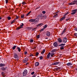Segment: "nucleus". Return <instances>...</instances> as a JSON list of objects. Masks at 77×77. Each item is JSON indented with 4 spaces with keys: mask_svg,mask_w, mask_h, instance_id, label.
I'll return each mask as SVG.
<instances>
[{
    "mask_svg": "<svg viewBox=\"0 0 77 77\" xmlns=\"http://www.w3.org/2000/svg\"><path fill=\"white\" fill-rule=\"evenodd\" d=\"M23 76H26V75L27 74V70L26 69L23 72Z\"/></svg>",
    "mask_w": 77,
    "mask_h": 77,
    "instance_id": "obj_1",
    "label": "nucleus"
},
{
    "mask_svg": "<svg viewBox=\"0 0 77 77\" xmlns=\"http://www.w3.org/2000/svg\"><path fill=\"white\" fill-rule=\"evenodd\" d=\"M72 13H71V14L74 15L77 12V9H75L72 11Z\"/></svg>",
    "mask_w": 77,
    "mask_h": 77,
    "instance_id": "obj_2",
    "label": "nucleus"
},
{
    "mask_svg": "<svg viewBox=\"0 0 77 77\" xmlns=\"http://www.w3.org/2000/svg\"><path fill=\"white\" fill-rule=\"evenodd\" d=\"M76 1H73L72 2H71L70 3H69L68 4L69 5H75V4H76Z\"/></svg>",
    "mask_w": 77,
    "mask_h": 77,
    "instance_id": "obj_3",
    "label": "nucleus"
},
{
    "mask_svg": "<svg viewBox=\"0 0 77 77\" xmlns=\"http://www.w3.org/2000/svg\"><path fill=\"white\" fill-rule=\"evenodd\" d=\"M65 45V44H61L60 45V46H61V48L60 49L61 50H63L64 48V45Z\"/></svg>",
    "mask_w": 77,
    "mask_h": 77,
    "instance_id": "obj_4",
    "label": "nucleus"
},
{
    "mask_svg": "<svg viewBox=\"0 0 77 77\" xmlns=\"http://www.w3.org/2000/svg\"><path fill=\"white\" fill-rule=\"evenodd\" d=\"M27 61H28V58H26L24 59L23 60V63H26Z\"/></svg>",
    "mask_w": 77,
    "mask_h": 77,
    "instance_id": "obj_5",
    "label": "nucleus"
},
{
    "mask_svg": "<svg viewBox=\"0 0 77 77\" xmlns=\"http://www.w3.org/2000/svg\"><path fill=\"white\" fill-rule=\"evenodd\" d=\"M14 57L15 59H18V56L16 53L14 54Z\"/></svg>",
    "mask_w": 77,
    "mask_h": 77,
    "instance_id": "obj_6",
    "label": "nucleus"
},
{
    "mask_svg": "<svg viewBox=\"0 0 77 77\" xmlns=\"http://www.w3.org/2000/svg\"><path fill=\"white\" fill-rule=\"evenodd\" d=\"M1 69L2 71H6L7 69V67H2L1 68Z\"/></svg>",
    "mask_w": 77,
    "mask_h": 77,
    "instance_id": "obj_7",
    "label": "nucleus"
},
{
    "mask_svg": "<svg viewBox=\"0 0 77 77\" xmlns=\"http://www.w3.org/2000/svg\"><path fill=\"white\" fill-rule=\"evenodd\" d=\"M63 42L64 43H66L67 42V38H64L63 39Z\"/></svg>",
    "mask_w": 77,
    "mask_h": 77,
    "instance_id": "obj_8",
    "label": "nucleus"
},
{
    "mask_svg": "<svg viewBox=\"0 0 77 77\" xmlns=\"http://www.w3.org/2000/svg\"><path fill=\"white\" fill-rule=\"evenodd\" d=\"M54 46L55 47H57L58 46V44H57V42H55L53 44Z\"/></svg>",
    "mask_w": 77,
    "mask_h": 77,
    "instance_id": "obj_9",
    "label": "nucleus"
},
{
    "mask_svg": "<svg viewBox=\"0 0 77 77\" xmlns=\"http://www.w3.org/2000/svg\"><path fill=\"white\" fill-rule=\"evenodd\" d=\"M35 20H36V19H30V20H29V22H34V21H35Z\"/></svg>",
    "mask_w": 77,
    "mask_h": 77,
    "instance_id": "obj_10",
    "label": "nucleus"
},
{
    "mask_svg": "<svg viewBox=\"0 0 77 77\" xmlns=\"http://www.w3.org/2000/svg\"><path fill=\"white\" fill-rule=\"evenodd\" d=\"M46 35L47 36H49L50 35V33L49 31H47L46 32Z\"/></svg>",
    "mask_w": 77,
    "mask_h": 77,
    "instance_id": "obj_11",
    "label": "nucleus"
},
{
    "mask_svg": "<svg viewBox=\"0 0 77 77\" xmlns=\"http://www.w3.org/2000/svg\"><path fill=\"white\" fill-rule=\"evenodd\" d=\"M51 54V53H50V52H49L48 54L47 55V58H48V59H49V57H50V54Z\"/></svg>",
    "mask_w": 77,
    "mask_h": 77,
    "instance_id": "obj_12",
    "label": "nucleus"
},
{
    "mask_svg": "<svg viewBox=\"0 0 77 77\" xmlns=\"http://www.w3.org/2000/svg\"><path fill=\"white\" fill-rule=\"evenodd\" d=\"M6 65L5 64L3 63L0 64V67H3V66H5Z\"/></svg>",
    "mask_w": 77,
    "mask_h": 77,
    "instance_id": "obj_13",
    "label": "nucleus"
},
{
    "mask_svg": "<svg viewBox=\"0 0 77 77\" xmlns=\"http://www.w3.org/2000/svg\"><path fill=\"white\" fill-rule=\"evenodd\" d=\"M58 42L60 43L62 42V39L60 38H59L58 39Z\"/></svg>",
    "mask_w": 77,
    "mask_h": 77,
    "instance_id": "obj_14",
    "label": "nucleus"
},
{
    "mask_svg": "<svg viewBox=\"0 0 77 77\" xmlns=\"http://www.w3.org/2000/svg\"><path fill=\"white\" fill-rule=\"evenodd\" d=\"M43 25V23H41L40 24H38V25H37V27H39V26H42Z\"/></svg>",
    "mask_w": 77,
    "mask_h": 77,
    "instance_id": "obj_15",
    "label": "nucleus"
},
{
    "mask_svg": "<svg viewBox=\"0 0 77 77\" xmlns=\"http://www.w3.org/2000/svg\"><path fill=\"white\" fill-rule=\"evenodd\" d=\"M65 19V17L64 16L63 17H62L60 20V21H62V20H63Z\"/></svg>",
    "mask_w": 77,
    "mask_h": 77,
    "instance_id": "obj_16",
    "label": "nucleus"
},
{
    "mask_svg": "<svg viewBox=\"0 0 77 77\" xmlns=\"http://www.w3.org/2000/svg\"><path fill=\"white\" fill-rule=\"evenodd\" d=\"M59 62H55V63H54L53 64V65H58V64H59Z\"/></svg>",
    "mask_w": 77,
    "mask_h": 77,
    "instance_id": "obj_17",
    "label": "nucleus"
},
{
    "mask_svg": "<svg viewBox=\"0 0 77 77\" xmlns=\"http://www.w3.org/2000/svg\"><path fill=\"white\" fill-rule=\"evenodd\" d=\"M39 65V63L38 62H36L35 64V66H38Z\"/></svg>",
    "mask_w": 77,
    "mask_h": 77,
    "instance_id": "obj_18",
    "label": "nucleus"
},
{
    "mask_svg": "<svg viewBox=\"0 0 77 77\" xmlns=\"http://www.w3.org/2000/svg\"><path fill=\"white\" fill-rule=\"evenodd\" d=\"M66 29L65 28L64 30H63V32L62 33V35H63L64 33H65V32H66Z\"/></svg>",
    "mask_w": 77,
    "mask_h": 77,
    "instance_id": "obj_19",
    "label": "nucleus"
},
{
    "mask_svg": "<svg viewBox=\"0 0 77 77\" xmlns=\"http://www.w3.org/2000/svg\"><path fill=\"white\" fill-rule=\"evenodd\" d=\"M67 65L68 66H70V65H72V63H67Z\"/></svg>",
    "mask_w": 77,
    "mask_h": 77,
    "instance_id": "obj_20",
    "label": "nucleus"
},
{
    "mask_svg": "<svg viewBox=\"0 0 77 77\" xmlns=\"http://www.w3.org/2000/svg\"><path fill=\"white\" fill-rule=\"evenodd\" d=\"M17 49L18 51L19 52H20V51H21V49H20V48L18 47H17Z\"/></svg>",
    "mask_w": 77,
    "mask_h": 77,
    "instance_id": "obj_21",
    "label": "nucleus"
},
{
    "mask_svg": "<svg viewBox=\"0 0 77 77\" xmlns=\"http://www.w3.org/2000/svg\"><path fill=\"white\" fill-rule=\"evenodd\" d=\"M45 50L44 49L41 52L42 54H44V53H45Z\"/></svg>",
    "mask_w": 77,
    "mask_h": 77,
    "instance_id": "obj_22",
    "label": "nucleus"
},
{
    "mask_svg": "<svg viewBox=\"0 0 77 77\" xmlns=\"http://www.w3.org/2000/svg\"><path fill=\"white\" fill-rule=\"evenodd\" d=\"M54 55V54L53 53H51V57H53Z\"/></svg>",
    "mask_w": 77,
    "mask_h": 77,
    "instance_id": "obj_23",
    "label": "nucleus"
},
{
    "mask_svg": "<svg viewBox=\"0 0 77 77\" xmlns=\"http://www.w3.org/2000/svg\"><path fill=\"white\" fill-rule=\"evenodd\" d=\"M1 74L3 77H5V74H4V72H2L1 73Z\"/></svg>",
    "mask_w": 77,
    "mask_h": 77,
    "instance_id": "obj_24",
    "label": "nucleus"
},
{
    "mask_svg": "<svg viewBox=\"0 0 77 77\" xmlns=\"http://www.w3.org/2000/svg\"><path fill=\"white\" fill-rule=\"evenodd\" d=\"M16 47H17V46L15 45L12 48V49H13V50H15Z\"/></svg>",
    "mask_w": 77,
    "mask_h": 77,
    "instance_id": "obj_25",
    "label": "nucleus"
},
{
    "mask_svg": "<svg viewBox=\"0 0 77 77\" xmlns=\"http://www.w3.org/2000/svg\"><path fill=\"white\" fill-rule=\"evenodd\" d=\"M55 52H56V50L55 49L53 50L52 51V53H53Z\"/></svg>",
    "mask_w": 77,
    "mask_h": 77,
    "instance_id": "obj_26",
    "label": "nucleus"
},
{
    "mask_svg": "<svg viewBox=\"0 0 77 77\" xmlns=\"http://www.w3.org/2000/svg\"><path fill=\"white\" fill-rule=\"evenodd\" d=\"M31 12H32V11H30L28 13L26 14V16H28L29 15V14H30V13H31Z\"/></svg>",
    "mask_w": 77,
    "mask_h": 77,
    "instance_id": "obj_27",
    "label": "nucleus"
},
{
    "mask_svg": "<svg viewBox=\"0 0 77 77\" xmlns=\"http://www.w3.org/2000/svg\"><path fill=\"white\" fill-rule=\"evenodd\" d=\"M19 18V17L17 16L16 17V18H15L14 19V20L15 21V20H17V19H18V18Z\"/></svg>",
    "mask_w": 77,
    "mask_h": 77,
    "instance_id": "obj_28",
    "label": "nucleus"
},
{
    "mask_svg": "<svg viewBox=\"0 0 77 77\" xmlns=\"http://www.w3.org/2000/svg\"><path fill=\"white\" fill-rule=\"evenodd\" d=\"M21 28H22V27L20 26L19 27L17 28V30H18L19 29H21Z\"/></svg>",
    "mask_w": 77,
    "mask_h": 77,
    "instance_id": "obj_29",
    "label": "nucleus"
},
{
    "mask_svg": "<svg viewBox=\"0 0 77 77\" xmlns=\"http://www.w3.org/2000/svg\"><path fill=\"white\" fill-rule=\"evenodd\" d=\"M15 20H13L11 22V24H13L14 22L15 21Z\"/></svg>",
    "mask_w": 77,
    "mask_h": 77,
    "instance_id": "obj_30",
    "label": "nucleus"
},
{
    "mask_svg": "<svg viewBox=\"0 0 77 77\" xmlns=\"http://www.w3.org/2000/svg\"><path fill=\"white\" fill-rule=\"evenodd\" d=\"M44 30H45V29H44V28H42V29H41L40 30V32H42V31H44Z\"/></svg>",
    "mask_w": 77,
    "mask_h": 77,
    "instance_id": "obj_31",
    "label": "nucleus"
},
{
    "mask_svg": "<svg viewBox=\"0 0 77 77\" xmlns=\"http://www.w3.org/2000/svg\"><path fill=\"white\" fill-rule=\"evenodd\" d=\"M22 5H26V3L25 2H22Z\"/></svg>",
    "mask_w": 77,
    "mask_h": 77,
    "instance_id": "obj_32",
    "label": "nucleus"
},
{
    "mask_svg": "<svg viewBox=\"0 0 77 77\" xmlns=\"http://www.w3.org/2000/svg\"><path fill=\"white\" fill-rule=\"evenodd\" d=\"M30 42H33V39H30Z\"/></svg>",
    "mask_w": 77,
    "mask_h": 77,
    "instance_id": "obj_33",
    "label": "nucleus"
},
{
    "mask_svg": "<svg viewBox=\"0 0 77 77\" xmlns=\"http://www.w3.org/2000/svg\"><path fill=\"white\" fill-rule=\"evenodd\" d=\"M39 55V53L38 52H37L35 54V56H38Z\"/></svg>",
    "mask_w": 77,
    "mask_h": 77,
    "instance_id": "obj_34",
    "label": "nucleus"
},
{
    "mask_svg": "<svg viewBox=\"0 0 77 77\" xmlns=\"http://www.w3.org/2000/svg\"><path fill=\"white\" fill-rule=\"evenodd\" d=\"M39 58H40V60H42V59H43V57H42V56H40L39 57Z\"/></svg>",
    "mask_w": 77,
    "mask_h": 77,
    "instance_id": "obj_35",
    "label": "nucleus"
},
{
    "mask_svg": "<svg viewBox=\"0 0 77 77\" xmlns=\"http://www.w3.org/2000/svg\"><path fill=\"white\" fill-rule=\"evenodd\" d=\"M8 20H10L11 19V17H8Z\"/></svg>",
    "mask_w": 77,
    "mask_h": 77,
    "instance_id": "obj_36",
    "label": "nucleus"
},
{
    "mask_svg": "<svg viewBox=\"0 0 77 77\" xmlns=\"http://www.w3.org/2000/svg\"><path fill=\"white\" fill-rule=\"evenodd\" d=\"M57 16H58V14H56V15H54V17H57Z\"/></svg>",
    "mask_w": 77,
    "mask_h": 77,
    "instance_id": "obj_37",
    "label": "nucleus"
},
{
    "mask_svg": "<svg viewBox=\"0 0 77 77\" xmlns=\"http://www.w3.org/2000/svg\"><path fill=\"white\" fill-rule=\"evenodd\" d=\"M36 20H35V23H37V22H38V20H37V19H35Z\"/></svg>",
    "mask_w": 77,
    "mask_h": 77,
    "instance_id": "obj_38",
    "label": "nucleus"
},
{
    "mask_svg": "<svg viewBox=\"0 0 77 77\" xmlns=\"http://www.w3.org/2000/svg\"><path fill=\"white\" fill-rule=\"evenodd\" d=\"M44 28L45 29V28H46V27H47V25H45L44 26Z\"/></svg>",
    "mask_w": 77,
    "mask_h": 77,
    "instance_id": "obj_39",
    "label": "nucleus"
},
{
    "mask_svg": "<svg viewBox=\"0 0 77 77\" xmlns=\"http://www.w3.org/2000/svg\"><path fill=\"white\" fill-rule=\"evenodd\" d=\"M74 35L77 37V33H75L74 34Z\"/></svg>",
    "mask_w": 77,
    "mask_h": 77,
    "instance_id": "obj_40",
    "label": "nucleus"
},
{
    "mask_svg": "<svg viewBox=\"0 0 77 77\" xmlns=\"http://www.w3.org/2000/svg\"><path fill=\"white\" fill-rule=\"evenodd\" d=\"M24 15H21V18H24Z\"/></svg>",
    "mask_w": 77,
    "mask_h": 77,
    "instance_id": "obj_41",
    "label": "nucleus"
},
{
    "mask_svg": "<svg viewBox=\"0 0 77 77\" xmlns=\"http://www.w3.org/2000/svg\"><path fill=\"white\" fill-rule=\"evenodd\" d=\"M35 74V72H33L31 73V75H33Z\"/></svg>",
    "mask_w": 77,
    "mask_h": 77,
    "instance_id": "obj_42",
    "label": "nucleus"
},
{
    "mask_svg": "<svg viewBox=\"0 0 77 77\" xmlns=\"http://www.w3.org/2000/svg\"><path fill=\"white\" fill-rule=\"evenodd\" d=\"M23 23H22L20 25V27H23Z\"/></svg>",
    "mask_w": 77,
    "mask_h": 77,
    "instance_id": "obj_43",
    "label": "nucleus"
},
{
    "mask_svg": "<svg viewBox=\"0 0 77 77\" xmlns=\"http://www.w3.org/2000/svg\"><path fill=\"white\" fill-rule=\"evenodd\" d=\"M43 14H45V11H43L42 12Z\"/></svg>",
    "mask_w": 77,
    "mask_h": 77,
    "instance_id": "obj_44",
    "label": "nucleus"
},
{
    "mask_svg": "<svg viewBox=\"0 0 77 77\" xmlns=\"http://www.w3.org/2000/svg\"><path fill=\"white\" fill-rule=\"evenodd\" d=\"M37 38H40V36H39V35H37Z\"/></svg>",
    "mask_w": 77,
    "mask_h": 77,
    "instance_id": "obj_45",
    "label": "nucleus"
},
{
    "mask_svg": "<svg viewBox=\"0 0 77 77\" xmlns=\"http://www.w3.org/2000/svg\"><path fill=\"white\" fill-rule=\"evenodd\" d=\"M70 19L69 18L67 19L66 20V21H69V20H70Z\"/></svg>",
    "mask_w": 77,
    "mask_h": 77,
    "instance_id": "obj_46",
    "label": "nucleus"
},
{
    "mask_svg": "<svg viewBox=\"0 0 77 77\" xmlns=\"http://www.w3.org/2000/svg\"><path fill=\"white\" fill-rule=\"evenodd\" d=\"M6 3H8V0H5Z\"/></svg>",
    "mask_w": 77,
    "mask_h": 77,
    "instance_id": "obj_47",
    "label": "nucleus"
},
{
    "mask_svg": "<svg viewBox=\"0 0 77 77\" xmlns=\"http://www.w3.org/2000/svg\"><path fill=\"white\" fill-rule=\"evenodd\" d=\"M24 53L25 54H27V52L25 51L24 52Z\"/></svg>",
    "mask_w": 77,
    "mask_h": 77,
    "instance_id": "obj_48",
    "label": "nucleus"
},
{
    "mask_svg": "<svg viewBox=\"0 0 77 77\" xmlns=\"http://www.w3.org/2000/svg\"><path fill=\"white\" fill-rule=\"evenodd\" d=\"M75 30V31H76V32H77V28H75L74 29Z\"/></svg>",
    "mask_w": 77,
    "mask_h": 77,
    "instance_id": "obj_49",
    "label": "nucleus"
},
{
    "mask_svg": "<svg viewBox=\"0 0 77 77\" xmlns=\"http://www.w3.org/2000/svg\"><path fill=\"white\" fill-rule=\"evenodd\" d=\"M29 56H33V55L31 54Z\"/></svg>",
    "mask_w": 77,
    "mask_h": 77,
    "instance_id": "obj_50",
    "label": "nucleus"
},
{
    "mask_svg": "<svg viewBox=\"0 0 77 77\" xmlns=\"http://www.w3.org/2000/svg\"><path fill=\"white\" fill-rule=\"evenodd\" d=\"M68 14V13L67 12L66 13V14H65V15H66Z\"/></svg>",
    "mask_w": 77,
    "mask_h": 77,
    "instance_id": "obj_51",
    "label": "nucleus"
},
{
    "mask_svg": "<svg viewBox=\"0 0 77 77\" xmlns=\"http://www.w3.org/2000/svg\"><path fill=\"white\" fill-rule=\"evenodd\" d=\"M36 29V28H34L33 29V30H35V29Z\"/></svg>",
    "mask_w": 77,
    "mask_h": 77,
    "instance_id": "obj_52",
    "label": "nucleus"
},
{
    "mask_svg": "<svg viewBox=\"0 0 77 77\" xmlns=\"http://www.w3.org/2000/svg\"><path fill=\"white\" fill-rule=\"evenodd\" d=\"M29 64V63H26V65H28Z\"/></svg>",
    "mask_w": 77,
    "mask_h": 77,
    "instance_id": "obj_53",
    "label": "nucleus"
},
{
    "mask_svg": "<svg viewBox=\"0 0 77 77\" xmlns=\"http://www.w3.org/2000/svg\"><path fill=\"white\" fill-rule=\"evenodd\" d=\"M36 48V47H34V49H35V48Z\"/></svg>",
    "mask_w": 77,
    "mask_h": 77,
    "instance_id": "obj_54",
    "label": "nucleus"
},
{
    "mask_svg": "<svg viewBox=\"0 0 77 77\" xmlns=\"http://www.w3.org/2000/svg\"><path fill=\"white\" fill-rule=\"evenodd\" d=\"M2 19V17H0V20Z\"/></svg>",
    "mask_w": 77,
    "mask_h": 77,
    "instance_id": "obj_55",
    "label": "nucleus"
},
{
    "mask_svg": "<svg viewBox=\"0 0 77 77\" xmlns=\"http://www.w3.org/2000/svg\"><path fill=\"white\" fill-rule=\"evenodd\" d=\"M76 5H77V1H76Z\"/></svg>",
    "mask_w": 77,
    "mask_h": 77,
    "instance_id": "obj_56",
    "label": "nucleus"
},
{
    "mask_svg": "<svg viewBox=\"0 0 77 77\" xmlns=\"http://www.w3.org/2000/svg\"><path fill=\"white\" fill-rule=\"evenodd\" d=\"M76 71H77V68L76 69Z\"/></svg>",
    "mask_w": 77,
    "mask_h": 77,
    "instance_id": "obj_57",
    "label": "nucleus"
},
{
    "mask_svg": "<svg viewBox=\"0 0 77 77\" xmlns=\"http://www.w3.org/2000/svg\"><path fill=\"white\" fill-rule=\"evenodd\" d=\"M1 60V58H0V60Z\"/></svg>",
    "mask_w": 77,
    "mask_h": 77,
    "instance_id": "obj_58",
    "label": "nucleus"
},
{
    "mask_svg": "<svg viewBox=\"0 0 77 77\" xmlns=\"http://www.w3.org/2000/svg\"><path fill=\"white\" fill-rule=\"evenodd\" d=\"M38 9V8H37L36 9Z\"/></svg>",
    "mask_w": 77,
    "mask_h": 77,
    "instance_id": "obj_59",
    "label": "nucleus"
}]
</instances>
